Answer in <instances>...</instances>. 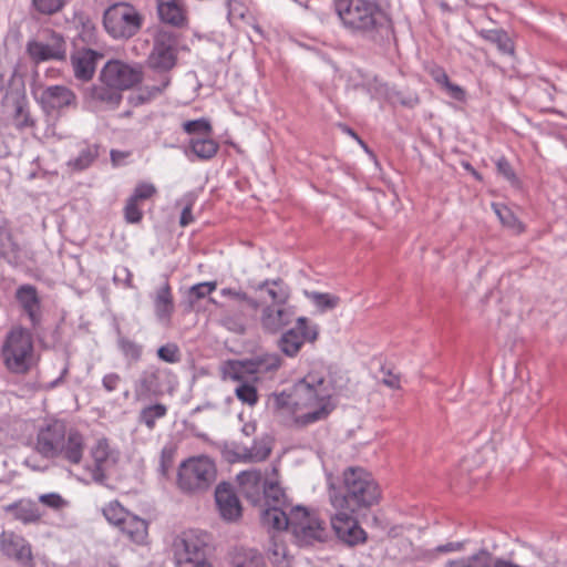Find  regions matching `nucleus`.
Returning <instances> with one entry per match:
<instances>
[{"mask_svg":"<svg viewBox=\"0 0 567 567\" xmlns=\"http://www.w3.org/2000/svg\"><path fill=\"white\" fill-rule=\"evenodd\" d=\"M336 11L347 29L380 47L396 40L389 6L372 0H338Z\"/></svg>","mask_w":567,"mask_h":567,"instance_id":"f257e3e1","label":"nucleus"},{"mask_svg":"<svg viewBox=\"0 0 567 567\" xmlns=\"http://www.w3.org/2000/svg\"><path fill=\"white\" fill-rule=\"evenodd\" d=\"M381 488L372 474L360 466L347 467L339 486L329 487V499L334 509L365 513L379 504Z\"/></svg>","mask_w":567,"mask_h":567,"instance_id":"f03ea898","label":"nucleus"},{"mask_svg":"<svg viewBox=\"0 0 567 567\" xmlns=\"http://www.w3.org/2000/svg\"><path fill=\"white\" fill-rule=\"evenodd\" d=\"M333 386L331 380L319 372H309L292 385L295 410H307L296 417V423L307 426L326 420L334 410L331 399Z\"/></svg>","mask_w":567,"mask_h":567,"instance_id":"7ed1b4c3","label":"nucleus"},{"mask_svg":"<svg viewBox=\"0 0 567 567\" xmlns=\"http://www.w3.org/2000/svg\"><path fill=\"white\" fill-rule=\"evenodd\" d=\"M145 22L144 14L131 2L109 6L102 16L105 32L115 41H127L137 35Z\"/></svg>","mask_w":567,"mask_h":567,"instance_id":"20e7f679","label":"nucleus"},{"mask_svg":"<svg viewBox=\"0 0 567 567\" xmlns=\"http://www.w3.org/2000/svg\"><path fill=\"white\" fill-rule=\"evenodd\" d=\"M217 478L215 462L206 456L189 457L183 461L177 472L178 488L189 495L207 492Z\"/></svg>","mask_w":567,"mask_h":567,"instance_id":"39448f33","label":"nucleus"},{"mask_svg":"<svg viewBox=\"0 0 567 567\" xmlns=\"http://www.w3.org/2000/svg\"><path fill=\"white\" fill-rule=\"evenodd\" d=\"M209 534L202 529H186L178 534L172 545L174 563L177 567H187L206 560Z\"/></svg>","mask_w":567,"mask_h":567,"instance_id":"423d86ee","label":"nucleus"},{"mask_svg":"<svg viewBox=\"0 0 567 567\" xmlns=\"http://www.w3.org/2000/svg\"><path fill=\"white\" fill-rule=\"evenodd\" d=\"M178 42L177 32L164 27L156 29L153 35L152 50L146 60L148 68L168 74L177 63Z\"/></svg>","mask_w":567,"mask_h":567,"instance_id":"0eeeda50","label":"nucleus"},{"mask_svg":"<svg viewBox=\"0 0 567 567\" xmlns=\"http://www.w3.org/2000/svg\"><path fill=\"white\" fill-rule=\"evenodd\" d=\"M33 351L32 338L23 328L13 329L7 337L2 348V357L7 368L13 373H25L31 365Z\"/></svg>","mask_w":567,"mask_h":567,"instance_id":"6e6552de","label":"nucleus"},{"mask_svg":"<svg viewBox=\"0 0 567 567\" xmlns=\"http://www.w3.org/2000/svg\"><path fill=\"white\" fill-rule=\"evenodd\" d=\"M143 66L140 63H126L121 60H109L101 69L99 81L115 86L121 92L142 83Z\"/></svg>","mask_w":567,"mask_h":567,"instance_id":"1a4fd4ad","label":"nucleus"},{"mask_svg":"<svg viewBox=\"0 0 567 567\" xmlns=\"http://www.w3.org/2000/svg\"><path fill=\"white\" fill-rule=\"evenodd\" d=\"M173 373L168 369L150 365L140 374L134 384V394L137 400L159 398L172 390L169 379Z\"/></svg>","mask_w":567,"mask_h":567,"instance_id":"9d476101","label":"nucleus"},{"mask_svg":"<svg viewBox=\"0 0 567 567\" xmlns=\"http://www.w3.org/2000/svg\"><path fill=\"white\" fill-rule=\"evenodd\" d=\"M25 52L35 65L47 61H65L66 41L61 33L48 30L47 41L29 40Z\"/></svg>","mask_w":567,"mask_h":567,"instance_id":"9b49d317","label":"nucleus"},{"mask_svg":"<svg viewBox=\"0 0 567 567\" xmlns=\"http://www.w3.org/2000/svg\"><path fill=\"white\" fill-rule=\"evenodd\" d=\"M291 529L299 542L307 545H312L315 542L323 543L328 539L324 522L301 506L292 508Z\"/></svg>","mask_w":567,"mask_h":567,"instance_id":"f8f14e48","label":"nucleus"},{"mask_svg":"<svg viewBox=\"0 0 567 567\" xmlns=\"http://www.w3.org/2000/svg\"><path fill=\"white\" fill-rule=\"evenodd\" d=\"M317 326H310L306 317L296 319V326L282 332L278 339V349L287 357L295 358L305 342H315L318 338Z\"/></svg>","mask_w":567,"mask_h":567,"instance_id":"ddd939ff","label":"nucleus"},{"mask_svg":"<svg viewBox=\"0 0 567 567\" xmlns=\"http://www.w3.org/2000/svg\"><path fill=\"white\" fill-rule=\"evenodd\" d=\"M359 514L336 509L334 515L330 518L331 527L337 538L348 546L363 544L367 540V533L359 525L357 518Z\"/></svg>","mask_w":567,"mask_h":567,"instance_id":"4468645a","label":"nucleus"},{"mask_svg":"<svg viewBox=\"0 0 567 567\" xmlns=\"http://www.w3.org/2000/svg\"><path fill=\"white\" fill-rule=\"evenodd\" d=\"M66 431V424L61 420L48 422L37 433L34 450L44 458H56Z\"/></svg>","mask_w":567,"mask_h":567,"instance_id":"2eb2a0df","label":"nucleus"},{"mask_svg":"<svg viewBox=\"0 0 567 567\" xmlns=\"http://www.w3.org/2000/svg\"><path fill=\"white\" fill-rule=\"evenodd\" d=\"M219 517L226 523H237L243 517V505L233 484L219 483L214 493Z\"/></svg>","mask_w":567,"mask_h":567,"instance_id":"dca6fc26","label":"nucleus"},{"mask_svg":"<svg viewBox=\"0 0 567 567\" xmlns=\"http://www.w3.org/2000/svg\"><path fill=\"white\" fill-rule=\"evenodd\" d=\"M104 54L90 47H80L75 44L70 54L74 78L81 82H90L96 71V66Z\"/></svg>","mask_w":567,"mask_h":567,"instance_id":"f3484780","label":"nucleus"},{"mask_svg":"<svg viewBox=\"0 0 567 567\" xmlns=\"http://www.w3.org/2000/svg\"><path fill=\"white\" fill-rule=\"evenodd\" d=\"M0 551L21 566L31 567L33 565L34 558L30 543L12 530H3L0 534Z\"/></svg>","mask_w":567,"mask_h":567,"instance_id":"a211bd4d","label":"nucleus"},{"mask_svg":"<svg viewBox=\"0 0 567 567\" xmlns=\"http://www.w3.org/2000/svg\"><path fill=\"white\" fill-rule=\"evenodd\" d=\"M295 307L289 303L280 306H265L260 313V326L264 332L276 334L282 331L295 320Z\"/></svg>","mask_w":567,"mask_h":567,"instance_id":"6ab92c4d","label":"nucleus"},{"mask_svg":"<svg viewBox=\"0 0 567 567\" xmlns=\"http://www.w3.org/2000/svg\"><path fill=\"white\" fill-rule=\"evenodd\" d=\"M22 312L29 318L31 328L38 330L42 321V305L38 288L30 284L21 285L14 293Z\"/></svg>","mask_w":567,"mask_h":567,"instance_id":"aec40b11","label":"nucleus"},{"mask_svg":"<svg viewBox=\"0 0 567 567\" xmlns=\"http://www.w3.org/2000/svg\"><path fill=\"white\" fill-rule=\"evenodd\" d=\"M38 102L47 113L59 111L76 104L75 93L64 85H50L44 87Z\"/></svg>","mask_w":567,"mask_h":567,"instance_id":"412c9836","label":"nucleus"},{"mask_svg":"<svg viewBox=\"0 0 567 567\" xmlns=\"http://www.w3.org/2000/svg\"><path fill=\"white\" fill-rule=\"evenodd\" d=\"M2 103L3 106L11 107V117L17 130L22 131L35 126V120L30 113L29 101L23 92H8Z\"/></svg>","mask_w":567,"mask_h":567,"instance_id":"4be33fe9","label":"nucleus"},{"mask_svg":"<svg viewBox=\"0 0 567 567\" xmlns=\"http://www.w3.org/2000/svg\"><path fill=\"white\" fill-rule=\"evenodd\" d=\"M85 447L84 435L74 427L68 429L56 458H62L71 465H79L83 460Z\"/></svg>","mask_w":567,"mask_h":567,"instance_id":"5701e85b","label":"nucleus"},{"mask_svg":"<svg viewBox=\"0 0 567 567\" xmlns=\"http://www.w3.org/2000/svg\"><path fill=\"white\" fill-rule=\"evenodd\" d=\"M266 482L258 470L243 471L237 475V483L241 487L245 497L254 505L261 501V494Z\"/></svg>","mask_w":567,"mask_h":567,"instance_id":"b1692460","label":"nucleus"},{"mask_svg":"<svg viewBox=\"0 0 567 567\" xmlns=\"http://www.w3.org/2000/svg\"><path fill=\"white\" fill-rule=\"evenodd\" d=\"M91 456L94 465L92 468V480L95 483L104 484L107 480L106 467L112 456V451L106 437L99 439L95 445L91 449Z\"/></svg>","mask_w":567,"mask_h":567,"instance_id":"393cba45","label":"nucleus"},{"mask_svg":"<svg viewBox=\"0 0 567 567\" xmlns=\"http://www.w3.org/2000/svg\"><path fill=\"white\" fill-rule=\"evenodd\" d=\"M154 311L156 319L164 327H169L175 311L172 288L168 281L157 289L154 298Z\"/></svg>","mask_w":567,"mask_h":567,"instance_id":"a878e982","label":"nucleus"},{"mask_svg":"<svg viewBox=\"0 0 567 567\" xmlns=\"http://www.w3.org/2000/svg\"><path fill=\"white\" fill-rule=\"evenodd\" d=\"M117 529L131 543L136 545L146 544L148 537V522L144 518L130 513V515L121 523Z\"/></svg>","mask_w":567,"mask_h":567,"instance_id":"bb28decb","label":"nucleus"},{"mask_svg":"<svg viewBox=\"0 0 567 567\" xmlns=\"http://www.w3.org/2000/svg\"><path fill=\"white\" fill-rule=\"evenodd\" d=\"M6 513L12 514L16 520L24 525L37 524L42 518V513L34 501L21 498L3 507Z\"/></svg>","mask_w":567,"mask_h":567,"instance_id":"cd10ccee","label":"nucleus"},{"mask_svg":"<svg viewBox=\"0 0 567 567\" xmlns=\"http://www.w3.org/2000/svg\"><path fill=\"white\" fill-rule=\"evenodd\" d=\"M78 34L74 39L73 47L81 41L89 47L97 43V29L93 19L84 11H75L72 18Z\"/></svg>","mask_w":567,"mask_h":567,"instance_id":"c85d7f7f","label":"nucleus"},{"mask_svg":"<svg viewBox=\"0 0 567 567\" xmlns=\"http://www.w3.org/2000/svg\"><path fill=\"white\" fill-rule=\"evenodd\" d=\"M89 99L107 109L115 110L122 102L123 94L115 86L100 82L92 85L87 91Z\"/></svg>","mask_w":567,"mask_h":567,"instance_id":"c756f323","label":"nucleus"},{"mask_svg":"<svg viewBox=\"0 0 567 567\" xmlns=\"http://www.w3.org/2000/svg\"><path fill=\"white\" fill-rule=\"evenodd\" d=\"M157 14L159 20L175 28H183L187 24L185 10L175 0H157Z\"/></svg>","mask_w":567,"mask_h":567,"instance_id":"7c9ffc66","label":"nucleus"},{"mask_svg":"<svg viewBox=\"0 0 567 567\" xmlns=\"http://www.w3.org/2000/svg\"><path fill=\"white\" fill-rule=\"evenodd\" d=\"M289 507H265L261 513V524L264 527L275 530L292 528V508Z\"/></svg>","mask_w":567,"mask_h":567,"instance_id":"2f4dec72","label":"nucleus"},{"mask_svg":"<svg viewBox=\"0 0 567 567\" xmlns=\"http://www.w3.org/2000/svg\"><path fill=\"white\" fill-rule=\"evenodd\" d=\"M256 291H266L271 300L269 306H280L288 303L290 298V288L281 278L266 279L254 287Z\"/></svg>","mask_w":567,"mask_h":567,"instance_id":"473e14b6","label":"nucleus"},{"mask_svg":"<svg viewBox=\"0 0 567 567\" xmlns=\"http://www.w3.org/2000/svg\"><path fill=\"white\" fill-rule=\"evenodd\" d=\"M219 151V144L210 138L206 137H192L188 143V147L185 150V155L190 158L194 155L197 159L206 162L214 158Z\"/></svg>","mask_w":567,"mask_h":567,"instance_id":"72a5a7b5","label":"nucleus"},{"mask_svg":"<svg viewBox=\"0 0 567 567\" xmlns=\"http://www.w3.org/2000/svg\"><path fill=\"white\" fill-rule=\"evenodd\" d=\"M250 375H274L282 365V359L277 353H261L248 359Z\"/></svg>","mask_w":567,"mask_h":567,"instance_id":"f704fd0d","label":"nucleus"},{"mask_svg":"<svg viewBox=\"0 0 567 567\" xmlns=\"http://www.w3.org/2000/svg\"><path fill=\"white\" fill-rule=\"evenodd\" d=\"M492 563L493 554L482 548L471 556L449 560L445 567H489Z\"/></svg>","mask_w":567,"mask_h":567,"instance_id":"c9c22d12","label":"nucleus"},{"mask_svg":"<svg viewBox=\"0 0 567 567\" xmlns=\"http://www.w3.org/2000/svg\"><path fill=\"white\" fill-rule=\"evenodd\" d=\"M271 453V447L265 441H254L251 447H243L240 452H235L236 460L243 462H262Z\"/></svg>","mask_w":567,"mask_h":567,"instance_id":"e433bc0d","label":"nucleus"},{"mask_svg":"<svg viewBox=\"0 0 567 567\" xmlns=\"http://www.w3.org/2000/svg\"><path fill=\"white\" fill-rule=\"evenodd\" d=\"M235 567H265L262 554L254 548H240L233 558Z\"/></svg>","mask_w":567,"mask_h":567,"instance_id":"4c0bfd02","label":"nucleus"},{"mask_svg":"<svg viewBox=\"0 0 567 567\" xmlns=\"http://www.w3.org/2000/svg\"><path fill=\"white\" fill-rule=\"evenodd\" d=\"M261 496L265 507H289L285 491L277 483L266 482Z\"/></svg>","mask_w":567,"mask_h":567,"instance_id":"58836bf2","label":"nucleus"},{"mask_svg":"<svg viewBox=\"0 0 567 567\" xmlns=\"http://www.w3.org/2000/svg\"><path fill=\"white\" fill-rule=\"evenodd\" d=\"M178 451V444L174 441H168L162 449L159 454L158 474L167 478L171 470L174 466L175 457Z\"/></svg>","mask_w":567,"mask_h":567,"instance_id":"ea45409f","label":"nucleus"},{"mask_svg":"<svg viewBox=\"0 0 567 567\" xmlns=\"http://www.w3.org/2000/svg\"><path fill=\"white\" fill-rule=\"evenodd\" d=\"M97 157L99 146L96 144L86 145L75 158L69 161L68 165L74 171L81 172L90 167Z\"/></svg>","mask_w":567,"mask_h":567,"instance_id":"a19ab883","label":"nucleus"},{"mask_svg":"<svg viewBox=\"0 0 567 567\" xmlns=\"http://www.w3.org/2000/svg\"><path fill=\"white\" fill-rule=\"evenodd\" d=\"M166 414L167 406L163 403H155L140 411L138 422L144 424L148 430H153L156 425V420L164 417Z\"/></svg>","mask_w":567,"mask_h":567,"instance_id":"79ce46f5","label":"nucleus"},{"mask_svg":"<svg viewBox=\"0 0 567 567\" xmlns=\"http://www.w3.org/2000/svg\"><path fill=\"white\" fill-rule=\"evenodd\" d=\"M482 37L486 41L495 44L503 54L514 53L513 41L504 30H486L482 32Z\"/></svg>","mask_w":567,"mask_h":567,"instance_id":"37998d69","label":"nucleus"},{"mask_svg":"<svg viewBox=\"0 0 567 567\" xmlns=\"http://www.w3.org/2000/svg\"><path fill=\"white\" fill-rule=\"evenodd\" d=\"M224 378L234 381H240L245 375H250V367L248 359L245 360H228L223 367Z\"/></svg>","mask_w":567,"mask_h":567,"instance_id":"c03bdc74","label":"nucleus"},{"mask_svg":"<svg viewBox=\"0 0 567 567\" xmlns=\"http://www.w3.org/2000/svg\"><path fill=\"white\" fill-rule=\"evenodd\" d=\"M102 513L107 523L117 528L131 512L118 501H112L103 507Z\"/></svg>","mask_w":567,"mask_h":567,"instance_id":"a18cd8bd","label":"nucleus"},{"mask_svg":"<svg viewBox=\"0 0 567 567\" xmlns=\"http://www.w3.org/2000/svg\"><path fill=\"white\" fill-rule=\"evenodd\" d=\"M269 404L275 412L296 411L292 398V388L289 392L274 393L269 398Z\"/></svg>","mask_w":567,"mask_h":567,"instance_id":"49530a36","label":"nucleus"},{"mask_svg":"<svg viewBox=\"0 0 567 567\" xmlns=\"http://www.w3.org/2000/svg\"><path fill=\"white\" fill-rule=\"evenodd\" d=\"M220 295L223 297H227L233 300H236L240 303H245L247 307H249L254 311L258 310L261 306L260 301L248 296V293H246L245 291H243L240 289H235V288H230V287L223 288L220 290Z\"/></svg>","mask_w":567,"mask_h":567,"instance_id":"de8ad7c7","label":"nucleus"},{"mask_svg":"<svg viewBox=\"0 0 567 567\" xmlns=\"http://www.w3.org/2000/svg\"><path fill=\"white\" fill-rule=\"evenodd\" d=\"M308 297L320 311L334 309L340 302V298L338 296L328 292L312 291L308 293Z\"/></svg>","mask_w":567,"mask_h":567,"instance_id":"09e8293b","label":"nucleus"},{"mask_svg":"<svg viewBox=\"0 0 567 567\" xmlns=\"http://www.w3.org/2000/svg\"><path fill=\"white\" fill-rule=\"evenodd\" d=\"M216 281H205L192 286L187 292L190 306L210 295L216 289Z\"/></svg>","mask_w":567,"mask_h":567,"instance_id":"8fccbe9b","label":"nucleus"},{"mask_svg":"<svg viewBox=\"0 0 567 567\" xmlns=\"http://www.w3.org/2000/svg\"><path fill=\"white\" fill-rule=\"evenodd\" d=\"M66 0H32L33 8L41 14L53 16L60 12Z\"/></svg>","mask_w":567,"mask_h":567,"instance_id":"3c124183","label":"nucleus"},{"mask_svg":"<svg viewBox=\"0 0 567 567\" xmlns=\"http://www.w3.org/2000/svg\"><path fill=\"white\" fill-rule=\"evenodd\" d=\"M183 130L190 135L203 134L209 136L213 132V126L207 118L202 117L185 122Z\"/></svg>","mask_w":567,"mask_h":567,"instance_id":"603ef678","label":"nucleus"},{"mask_svg":"<svg viewBox=\"0 0 567 567\" xmlns=\"http://www.w3.org/2000/svg\"><path fill=\"white\" fill-rule=\"evenodd\" d=\"M235 394L239 401L249 406H254L258 402V392L255 385L244 382L239 384Z\"/></svg>","mask_w":567,"mask_h":567,"instance_id":"864d4df0","label":"nucleus"},{"mask_svg":"<svg viewBox=\"0 0 567 567\" xmlns=\"http://www.w3.org/2000/svg\"><path fill=\"white\" fill-rule=\"evenodd\" d=\"M171 84V76L168 74H162L158 84L144 85L141 87V92L146 96V100L151 102L156 99L167 89Z\"/></svg>","mask_w":567,"mask_h":567,"instance_id":"5fc2aeb1","label":"nucleus"},{"mask_svg":"<svg viewBox=\"0 0 567 567\" xmlns=\"http://www.w3.org/2000/svg\"><path fill=\"white\" fill-rule=\"evenodd\" d=\"M123 213L127 224H138L143 219V210L140 207V202H136L131 196L126 199Z\"/></svg>","mask_w":567,"mask_h":567,"instance_id":"6e6d98bb","label":"nucleus"},{"mask_svg":"<svg viewBox=\"0 0 567 567\" xmlns=\"http://www.w3.org/2000/svg\"><path fill=\"white\" fill-rule=\"evenodd\" d=\"M118 347L126 358L133 361H138L142 358L143 348L141 344L127 338H121L118 340Z\"/></svg>","mask_w":567,"mask_h":567,"instance_id":"4d7b16f0","label":"nucleus"},{"mask_svg":"<svg viewBox=\"0 0 567 567\" xmlns=\"http://www.w3.org/2000/svg\"><path fill=\"white\" fill-rule=\"evenodd\" d=\"M157 357L167 363H177L181 361V351L176 343H166L157 349Z\"/></svg>","mask_w":567,"mask_h":567,"instance_id":"13d9d810","label":"nucleus"},{"mask_svg":"<svg viewBox=\"0 0 567 567\" xmlns=\"http://www.w3.org/2000/svg\"><path fill=\"white\" fill-rule=\"evenodd\" d=\"M391 99L394 103H399L400 105L408 109H414L420 104V97L415 92L405 93L402 91H395L392 93Z\"/></svg>","mask_w":567,"mask_h":567,"instance_id":"bf43d9fd","label":"nucleus"},{"mask_svg":"<svg viewBox=\"0 0 567 567\" xmlns=\"http://www.w3.org/2000/svg\"><path fill=\"white\" fill-rule=\"evenodd\" d=\"M157 189L152 183L141 182L138 183L131 197L136 202L147 200L156 195Z\"/></svg>","mask_w":567,"mask_h":567,"instance_id":"052dcab7","label":"nucleus"},{"mask_svg":"<svg viewBox=\"0 0 567 567\" xmlns=\"http://www.w3.org/2000/svg\"><path fill=\"white\" fill-rule=\"evenodd\" d=\"M496 168H497V173L499 175H502L504 178H506L508 182H511L512 184L518 183L517 176H516L511 163L505 157H501L496 162Z\"/></svg>","mask_w":567,"mask_h":567,"instance_id":"680f3d73","label":"nucleus"},{"mask_svg":"<svg viewBox=\"0 0 567 567\" xmlns=\"http://www.w3.org/2000/svg\"><path fill=\"white\" fill-rule=\"evenodd\" d=\"M7 239H11V230L6 219L0 223V259H9L7 251Z\"/></svg>","mask_w":567,"mask_h":567,"instance_id":"e2e57ef3","label":"nucleus"},{"mask_svg":"<svg viewBox=\"0 0 567 567\" xmlns=\"http://www.w3.org/2000/svg\"><path fill=\"white\" fill-rule=\"evenodd\" d=\"M39 502L53 509H60L66 504L63 497L58 493L42 494L39 497Z\"/></svg>","mask_w":567,"mask_h":567,"instance_id":"0e129e2a","label":"nucleus"},{"mask_svg":"<svg viewBox=\"0 0 567 567\" xmlns=\"http://www.w3.org/2000/svg\"><path fill=\"white\" fill-rule=\"evenodd\" d=\"M425 70L431 75L433 81L440 86H442L444 83H447L449 75L442 66L432 63L427 65Z\"/></svg>","mask_w":567,"mask_h":567,"instance_id":"69168bd1","label":"nucleus"},{"mask_svg":"<svg viewBox=\"0 0 567 567\" xmlns=\"http://www.w3.org/2000/svg\"><path fill=\"white\" fill-rule=\"evenodd\" d=\"M442 87L449 93V95L456 100V101H464L465 100V91L463 87H461L460 85L457 84H454L450 81V79L447 80V83H444L442 85Z\"/></svg>","mask_w":567,"mask_h":567,"instance_id":"338daca9","label":"nucleus"},{"mask_svg":"<svg viewBox=\"0 0 567 567\" xmlns=\"http://www.w3.org/2000/svg\"><path fill=\"white\" fill-rule=\"evenodd\" d=\"M121 382V377L117 373H107L102 379V385L107 392L115 391Z\"/></svg>","mask_w":567,"mask_h":567,"instance_id":"774afa93","label":"nucleus"}]
</instances>
